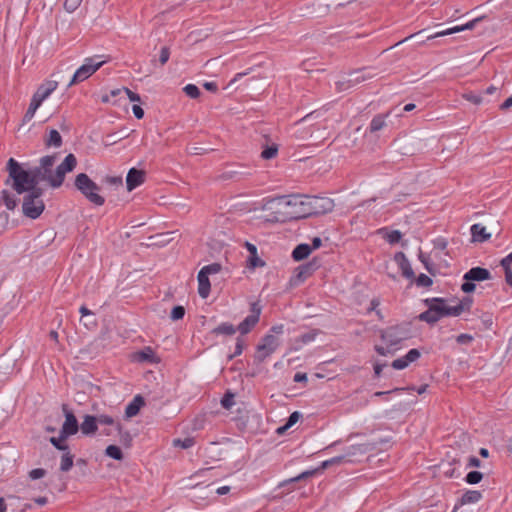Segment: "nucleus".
Wrapping results in <instances>:
<instances>
[{
    "label": "nucleus",
    "instance_id": "14",
    "mask_svg": "<svg viewBox=\"0 0 512 512\" xmlns=\"http://www.w3.org/2000/svg\"><path fill=\"white\" fill-rule=\"evenodd\" d=\"M421 356V353L418 349H411L407 352V354L403 357L395 359L391 366L396 370H402L408 367V365L412 362L418 360Z\"/></svg>",
    "mask_w": 512,
    "mask_h": 512
},
{
    "label": "nucleus",
    "instance_id": "9",
    "mask_svg": "<svg viewBox=\"0 0 512 512\" xmlns=\"http://www.w3.org/2000/svg\"><path fill=\"white\" fill-rule=\"evenodd\" d=\"M251 314L248 315L237 327V330L241 335L248 334L254 326L259 322L261 307L258 303L254 302L251 304Z\"/></svg>",
    "mask_w": 512,
    "mask_h": 512
},
{
    "label": "nucleus",
    "instance_id": "16",
    "mask_svg": "<svg viewBox=\"0 0 512 512\" xmlns=\"http://www.w3.org/2000/svg\"><path fill=\"white\" fill-rule=\"evenodd\" d=\"M463 279L466 281H485L491 279V273L488 269L482 267H473L468 270Z\"/></svg>",
    "mask_w": 512,
    "mask_h": 512
},
{
    "label": "nucleus",
    "instance_id": "24",
    "mask_svg": "<svg viewBox=\"0 0 512 512\" xmlns=\"http://www.w3.org/2000/svg\"><path fill=\"white\" fill-rule=\"evenodd\" d=\"M136 360L139 362L158 363L159 358L156 356L151 347H145L143 350L136 353Z\"/></svg>",
    "mask_w": 512,
    "mask_h": 512
},
{
    "label": "nucleus",
    "instance_id": "59",
    "mask_svg": "<svg viewBox=\"0 0 512 512\" xmlns=\"http://www.w3.org/2000/svg\"><path fill=\"white\" fill-rule=\"evenodd\" d=\"M456 341L458 344H469L473 341V336L463 333L457 336Z\"/></svg>",
    "mask_w": 512,
    "mask_h": 512
},
{
    "label": "nucleus",
    "instance_id": "56",
    "mask_svg": "<svg viewBox=\"0 0 512 512\" xmlns=\"http://www.w3.org/2000/svg\"><path fill=\"white\" fill-rule=\"evenodd\" d=\"M335 85H336L337 91H339V92L346 91V90L352 88V85L350 84V82H348V78L337 81L335 83Z\"/></svg>",
    "mask_w": 512,
    "mask_h": 512
},
{
    "label": "nucleus",
    "instance_id": "2",
    "mask_svg": "<svg viewBox=\"0 0 512 512\" xmlns=\"http://www.w3.org/2000/svg\"><path fill=\"white\" fill-rule=\"evenodd\" d=\"M267 204H276L279 212L285 214L286 219L297 220L310 217L307 195L279 196L269 200Z\"/></svg>",
    "mask_w": 512,
    "mask_h": 512
},
{
    "label": "nucleus",
    "instance_id": "34",
    "mask_svg": "<svg viewBox=\"0 0 512 512\" xmlns=\"http://www.w3.org/2000/svg\"><path fill=\"white\" fill-rule=\"evenodd\" d=\"M105 454L115 460H122L124 457L122 450L116 445L107 446Z\"/></svg>",
    "mask_w": 512,
    "mask_h": 512
},
{
    "label": "nucleus",
    "instance_id": "42",
    "mask_svg": "<svg viewBox=\"0 0 512 512\" xmlns=\"http://www.w3.org/2000/svg\"><path fill=\"white\" fill-rule=\"evenodd\" d=\"M97 418V425H107V426H115L118 422H115L114 418L112 416L101 414L96 416Z\"/></svg>",
    "mask_w": 512,
    "mask_h": 512
},
{
    "label": "nucleus",
    "instance_id": "6",
    "mask_svg": "<svg viewBox=\"0 0 512 512\" xmlns=\"http://www.w3.org/2000/svg\"><path fill=\"white\" fill-rule=\"evenodd\" d=\"M309 216L329 213L334 208V201L329 197L307 196Z\"/></svg>",
    "mask_w": 512,
    "mask_h": 512
},
{
    "label": "nucleus",
    "instance_id": "18",
    "mask_svg": "<svg viewBox=\"0 0 512 512\" xmlns=\"http://www.w3.org/2000/svg\"><path fill=\"white\" fill-rule=\"evenodd\" d=\"M317 265L315 261L303 264L296 269L294 278L296 282L300 283L305 281L316 270Z\"/></svg>",
    "mask_w": 512,
    "mask_h": 512
},
{
    "label": "nucleus",
    "instance_id": "17",
    "mask_svg": "<svg viewBox=\"0 0 512 512\" xmlns=\"http://www.w3.org/2000/svg\"><path fill=\"white\" fill-rule=\"evenodd\" d=\"M426 306H430L433 311L441 318L446 317L447 300L444 298H429L424 300Z\"/></svg>",
    "mask_w": 512,
    "mask_h": 512
},
{
    "label": "nucleus",
    "instance_id": "26",
    "mask_svg": "<svg viewBox=\"0 0 512 512\" xmlns=\"http://www.w3.org/2000/svg\"><path fill=\"white\" fill-rule=\"evenodd\" d=\"M470 230L474 241L485 242L491 237V234L487 233L486 228L481 224L472 225Z\"/></svg>",
    "mask_w": 512,
    "mask_h": 512
},
{
    "label": "nucleus",
    "instance_id": "27",
    "mask_svg": "<svg viewBox=\"0 0 512 512\" xmlns=\"http://www.w3.org/2000/svg\"><path fill=\"white\" fill-rule=\"evenodd\" d=\"M311 252L312 248L310 247V245L302 243L294 248L292 252V257L295 261H301L307 258Z\"/></svg>",
    "mask_w": 512,
    "mask_h": 512
},
{
    "label": "nucleus",
    "instance_id": "61",
    "mask_svg": "<svg viewBox=\"0 0 512 512\" xmlns=\"http://www.w3.org/2000/svg\"><path fill=\"white\" fill-rule=\"evenodd\" d=\"M300 417L301 414L298 411H294L293 413H291L286 422V427L290 428L291 426H293L299 420Z\"/></svg>",
    "mask_w": 512,
    "mask_h": 512
},
{
    "label": "nucleus",
    "instance_id": "46",
    "mask_svg": "<svg viewBox=\"0 0 512 512\" xmlns=\"http://www.w3.org/2000/svg\"><path fill=\"white\" fill-rule=\"evenodd\" d=\"M222 266L219 263H212L204 266L200 271L205 272L206 275H212L220 272Z\"/></svg>",
    "mask_w": 512,
    "mask_h": 512
},
{
    "label": "nucleus",
    "instance_id": "13",
    "mask_svg": "<svg viewBox=\"0 0 512 512\" xmlns=\"http://www.w3.org/2000/svg\"><path fill=\"white\" fill-rule=\"evenodd\" d=\"M146 173L144 170L131 168L126 177V186L128 191L134 190L145 181Z\"/></svg>",
    "mask_w": 512,
    "mask_h": 512
},
{
    "label": "nucleus",
    "instance_id": "29",
    "mask_svg": "<svg viewBox=\"0 0 512 512\" xmlns=\"http://www.w3.org/2000/svg\"><path fill=\"white\" fill-rule=\"evenodd\" d=\"M74 455L68 450L64 451L61 456V464L60 470L63 472H68L73 467Z\"/></svg>",
    "mask_w": 512,
    "mask_h": 512
},
{
    "label": "nucleus",
    "instance_id": "35",
    "mask_svg": "<svg viewBox=\"0 0 512 512\" xmlns=\"http://www.w3.org/2000/svg\"><path fill=\"white\" fill-rule=\"evenodd\" d=\"M1 197L8 210H14L17 206V199L14 198L7 190H3Z\"/></svg>",
    "mask_w": 512,
    "mask_h": 512
},
{
    "label": "nucleus",
    "instance_id": "22",
    "mask_svg": "<svg viewBox=\"0 0 512 512\" xmlns=\"http://www.w3.org/2000/svg\"><path fill=\"white\" fill-rule=\"evenodd\" d=\"M372 447L370 444H356L348 447L343 455H347V462L351 463L353 460L352 457L356 455H364L367 452L371 451Z\"/></svg>",
    "mask_w": 512,
    "mask_h": 512
},
{
    "label": "nucleus",
    "instance_id": "33",
    "mask_svg": "<svg viewBox=\"0 0 512 512\" xmlns=\"http://www.w3.org/2000/svg\"><path fill=\"white\" fill-rule=\"evenodd\" d=\"M68 437H64L63 434H62V431H60V434L58 437H51L50 438V443L58 450H61V451H66L69 449L68 445L65 444V440L67 439Z\"/></svg>",
    "mask_w": 512,
    "mask_h": 512
},
{
    "label": "nucleus",
    "instance_id": "3",
    "mask_svg": "<svg viewBox=\"0 0 512 512\" xmlns=\"http://www.w3.org/2000/svg\"><path fill=\"white\" fill-rule=\"evenodd\" d=\"M22 202L23 214L30 219H37L45 209L44 201L42 200L43 189L34 186L28 188L25 192Z\"/></svg>",
    "mask_w": 512,
    "mask_h": 512
},
{
    "label": "nucleus",
    "instance_id": "50",
    "mask_svg": "<svg viewBox=\"0 0 512 512\" xmlns=\"http://www.w3.org/2000/svg\"><path fill=\"white\" fill-rule=\"evenodd\" d=\"M317 335V331H311L305 334H302L297 341L301 342L302 344H307L309 342H312Z\"/></svg>",
    "mask_w": 512,
    "mask_h": 512
},
{
    "label": "nucleus",
    "instance_id": "55",
    "mask_svg": "<svg viewBox=\"0 0 512 512\" xmlns=\"http://www.w3.org/2000/svg\"><path fill=\"white\" fill-rule=\"evenodd\" d=\"M313 474H314V471H305V472L301 473L300 475H298L297 477L290 478L289 480L284 481L283 483L280 484V486H284L287 483L296 482L300 479L307 478Z\"/></svg>",
    "mask_w": 512,
    "mask_h": 512
},
{
    "label": "nucleus",
    "instance_id": "47",
    "mask_svg": "<svg viewBox=\"0 0 512 512\" xmlns=\"http://www.w3.org/2000/svg\"><path fill=\"white\" fill-rule=\"evenodd\" d=\"M83 0H65L64 8L67 12H74L82 3Z\"/></svg>",
    "mask_w": 512,
    "mask_h": 512
},
{
    "label": "nucleus",
    "instance_id": "63",
    "mask_svg": "<svg viewBox=\"0 0 512 512\" xmlns=\"http://www.w3.org/2000/svg\"><path fill=\"white\" fill-rule=\"evenodd\" d=\"M476 285L474 284V281H466L461 285V290L464 293H471L475 290Z\"/></svg>",
    "mask_w": 512,
    "mask_h": 512
},
{
    "label": "nucleus",
    "instance_id": "58",
    "mask_svg": "<svg viewBox=\"0 0 512 512\" xmlns=\"http://www.w3.org/2000/svg\"><path fill=\"white\" fill-rule=\"evenodd\" d=\"M402 234L398 230H393L388 234L387 240L390 244H395L400 241Z\"/></svg>",
    "mask_w": 512,
    "mask_h": 512
},
{
    "label": "nucleus",
    "instance_id": "54",
    "mask_svg": "<svg viewBox=\"0 0 512 512\" xmlns=\"http://www.w3.org/2000/svg\"><path fill=\"white\" fill-rule=\"evenodd\" d=\"M46 475V470L43 469V468H36V469H32L30 472H29V477L32 479V480H37V479H40L42 477H44Z\"/></svg>",
    "mask_w": 512,
    "mask_h": 512
},
{
    "label": "nucleus",
    "instance_id": "23",
    "mask_svg": "<svg viewBox=\"0 0 512 512\" xmlns=\"http://www.w3.org/2000/svg\"><path fill=\"white\" fill-rule=\"evenodd\" d=\"M197 279H198L199 296L203 299H206L209 296L210 289H211L209 276L206 275L205 272L199 271Z\"/></svg>",
    "mask_w": 512,
    "mask_h": 512
},
{
    "label": "nucleus",
    "instance_id": "4",
    "mask_svg": "<svg viewBox=\"0 0 512 512\" xmlns=\"http://www.w3.org/2000/svg\"><path fill=\"white\" fill-rule=\"evenodd\" d=\"M74 184L81 194L92 204L102 206L105 203V198L98 193L100 187L92 181L87 174H78Z\"/></svg>",
    "mask_w": 512,
    "mask_h": 512
},
{
    "label": "nucleus",
    "instance_id": "51",
    "mask_svg": "<svg viewBox=\"0 0 512 512\" xmlns=\"http://www.w3.org/2000/svg\"><path fill=\"white\" fill-rule=\"evenodd\" d=\"M243 349H244V341L242 338L238 337L236 340L235 351L232 355L229 356V359H233L234 357L241 355L243 352Z\"/></svg>",
    "mask_w": 512,
    "mask_h": 512
},
{
    "label": "nucleus",
    "instance_id": "30",
    "mask_svg": "<svg viewBox=\"0 0 512 512\" xmlns=\"http://www.w3.org/2000/svg\"><path fill=\"white\" fill-rule=\"evenodd\" d=\"M370 76L364 75V69L355 70L348 75V82L354 87L355 85L365 81Z\"/></svg>",
    "mask_w": 512,
    "mask_h": 512
},
{
    "label": "nucleus",
    "instance_id": "1",
    "mask_svg": "<svg viewBox=\"0 0 512 512\" xmlns=\"http://www.w3.org/2000/svg\"><path fill=\"white\" fill-rule=\"evenodd\" d=\"M57 156L46 155L40 158L39 165L30 169H24L22 165L14 158H10L7 161L6 170L8 172V179L12 181V188L17 194H24V192L30 187H39L40 183H47L52 188H59L65 179V175L68 172L74 170L77 165V159L74 154H68L63 162L57 166L56 170L53 171V166L56 162Z\"/></svg>",
    "mask_w": 512,
    "mask_h": 512
},
{
    "label": "nucleus",
    "instance_id": "31",
    "mask_svg": "<svg viewBox=\"0 0 512 512\" xmlns=\"http://www.w3.org/2000/svg\"><path fill=\"white\" fill-rule=\"evenodd\" d=\"M385 125H386L385 115L378 114V115L374 116L373 119L371 120L369 130L372 133L378 132L383 127H385Z\"/></svg>",
    "mask_w": 512,
    "mask_h": 512
},
{
    "label": "nucleus",
    "instance_id": "41",
    "mask_svg": "<svg viewBox=\"0 0 512 512\" xmlns=\"http://www.w3.org/2000/svg\"><path fill=\"white\" fill-rule=\"evenodd\" d=\"M194 445V439L191 437L185 439H174L173 446L180 447L182 449H188Z\"/></svg>",
    "mask_w": 512,
    "mask_h": 512
},
{
    "label": "nucleus",
    "instance_id": "8",
    "mask_svg": "<svg viewBox=\"0 0 512 512\" xmlns=\"http://www.w3.org/2000/svg\"><path fill=\"white\" fill-rule=\"evenodd\" d=\"M62 411L65 417V421L61 427L62 434L64 437H70L75 435L79 430V423L74 415L73 411L69 409L67 404H62Z\"/></svg>",
    "mask_w": 512,
    "mask_h": 512
},
{
    "label": "nucleus",
    "instance_id": "10",
    "mask_svg": "<svg viewBox=\"0 0 512 512\" xmlns=\"http://www.w3.org/2000/svg\"><path fill=\"white\" fill-rule=\"evenodd\" d=\"M381 339L389 346L396 348L404 339L405 334L399 327H389L381 332Z\"/></svg>",
    "mask_w": 512,
    "mask_h": 512
},
{
    "label": "nucleus",
    "instance_id": "64",
    "mask_svg": "<svg viewBox=\"0 0 512 512\" xmlns=\"http://www.w3.org/2000/svg\"><path fill=\"white\" fill-rule=\"evenodd\" d=\"M40 106H41V104H40L39 102H37L35 99H33V98H32V99H31V102H30V104H29V107H28V109H27V111H26V112H27L29 115H33V116H34V115H35V113H36V111H37V109H38Z\"/></svg>",
    "mask_w": 512,
    "mask_h": 512
},
{
    "label": "nucleus",
    "instance_id": "39",
    "mask_svg": "<svg viewBox=\"0 0 512 512\" xmlns=\"http://www.w3.org/2000/svg\"><path fill=\"white\" fill-rule=\"evenodd\" d=\"M278 153L277 145L273 144L271 146H267L261 153V157L265 160H269L274 158Z\"/></svg>",
    "mask_w": 512,
    "mask_h": 512
},
{
    "label": "nucleus",
    "instance_id": "36",
    "mask_svg": "<svg viewBox=\"0 0 512 512\" xmlns=\"http://www.w3.org/2000/svg\"><path fill=\"white\" fill-rule=\"evenodd\" d=\"M116 430L118 431V434L120 436V442L123 445L129 447L132 441L130 433L128 431H124L120 423L116 424Z\"/></svg>",
    "mask_w": 512,
    "mask_h": 512
},
{
    "label": "nucleus",
    "instance_id": "32",
    "mask_svg": "<svg viewBox=\"0 0 512 512\" xmlns=\"http://www.w3.org/2000/svg\"><path fill=\"white\" fill-rule=\"evenodd\" d=\"M427 307L428 309L419 315V319L429 324H434L439 321L440 317L435 313V311H433L430 306Z\"/></svg>",
    "mask_w": 512,
    "mask_h": 512
},
{
    "label": "nucleus",
    "instance_id": "7",
    "mask_svg": "<svg viewBox=\"0 0 512 512\" xmlns=\"http://www.w3.org/2000/svg\"><path fill=\"white\" fill-rule=\"evenodd\" d=\"M279 346V340L272 334H267L262 338L261 343L257 345V352L255 359L258 362H263L267 357L276 351Z\"/></svg>",
    "mask_w": 512,
    "mask_h": 512
},
{
    "label": "nucleus",
    "instance_id": "57",
    "mask_svg": "<svg viewBox=\"0 0 512 512\" xmlns=\"http://www.w3.org/2000/svg\"><path fill=\"white\" fill-rule=\"evenodd\" d=\"M396 348H393V347H389L387 345V347H382V346H379V345H376L375 346V351L379 354V355H382V356H386L388 354H393L395 352Z\"/></svg>",
    "mask_w": 512,
    "mask_h": 512
},
{
    "label": "nucleus",
    "instance_id": "38",
    "mask_svg": "<svg viewBox=\"0 0 512 512\" xmlns=\"http://www.w3.org/2000/svg\"><path fill=\"white\" fill-rule=\"evenodd\" d=\"M183 91L185 92V94L192 98V99H196L200 96L201 92H200V89L194 85V84H188L186 85L184 88H183Z\"/></svg>",
    "mask_w": 512,
    "mask_h": 512
},
{
    "label": "nucleus",
    "instance_id": "5",
    "mask_svg": "<svg viewBox=\"0 0 512 512\" xmlns=\"http://www.w3.org/2000/svg\"><path fill=\"white\" fill-rule=\"evenodd\" d=\"M99 56L89 57L85 59V62L80 66L74 73L72 79L68 83V87L80 83L91 75H93L102 65L105 63L104 60L97 61Z\"/></svg>",
    "mask_w": 512,
    "mask_h": 512
},
{
    "label": "nucleus",
    "instance_id": "44",
    "mask_svg": "<svg viewBox=\"0 0 512 512\" xmlns=\"http://www.w3.org/2000/svg\"><path fill=\"white\" fill-rule=\"evenodd\" d=\"M418 258H419L420 262L424 265L426 270L429 273L433 274V272H434L433 263H431L429 256L425 255L422 251H420Z\"/></svg>",
    "mask_w": 512,
    "mask_h": 512
},
{
    "label": "nucleus",
    "instance_id": "11",
    "mask_svg": "<svg viewBox=\"0 0 512 512\" xmlns=\"http://www.w3.org/2000/svg\"><path fill=\"white\" fill-rule=\"evenodd\" d=\"M58 87V81L46 80L38 86L32 98L42 104Z\"/></svg>",
    "mask_w": 512,
    "mask_h": 512
},
{
    "label": "nucleus",
    "instance_id": "45",
    "mask_svg": "<svg viewBox=\"0 0 512 512\" xmlns=\"http://www.w3.org/2000/svg\"><path fill=\"white\" fill-rule=\"evenodd\" d=\"M414 280H415L417 286H420V287H430L433 284V280L426 274H420Z\"/></svg>",
    "mask_w": 512,
    "mask_h": 512
},
{
    "label": "nucleus",
    "instance_id": "28",
    "mask_svg": "<svg viewBox=\"0 0 512 512\" xmlns=\"http://www.w3.org/2000/svg\"><path fill=\"white\" fill-rule=\"evenodd\" d=\"M236 331H237V328L233 324L228 323V322H223L212 330V334L232 336L236 333Z\"/></svg>",
    "mask_w": 512,
    "mask_h": 512
},
{
    "label": "nucleus",
    "instance_id": "21",
    "mask_svg": "<svg viewBox=\"0 0 512 512\" xmlns=\"http://www.w3.org/2000/svg\"><path fill=\"white\" fill-rule=\"evenodd\" d=\"M482 498V493L477 490H468L466 491L462 497L459 499L457 504L454 507V511L458 509V507L466 505V504H473L480 501Z\"/></svg>",
    "mask_w": 512,
    "mask_h": 512
},
{
    "label": "nucleus",
    "instance_id": "15",
    "mask_svg": "<svg viewBox=\"0 0 512 512\" xmlns=\"http://www.w3.org/2000/svg\"><path fill=\"white\" fill-rule=\"evenodd\" d=\"M394 261L398 264L399 268L401 269L403 277L410 280L415 279V273L411 267L409 260L407 259L406 255L403 252H397L394 255Z\"/></svg>",
    "mask_w": 512,
    "mask_h": 512
},
{
    "label": "nucleus",
    "instance_id": "60",
    "mask_svg": "<svg viewBox=\"0 0 512 512\" xmlns=\"http://www.w3.org/2000/svg\"><path fill=\"white\" fill-rule=\"evenodd\" d=\"M473 303V299L470 296L464 297L461 301H459V306L463 307L464 311H469Z\"/></svg>",
    "mask_w": 512,
    "mask_h": 512
},
{
    "label": "nucleus",
    "instance_id": "48",
    "mask_svg": "<svg viewBox=\"0 0 512 512\" xmlns=\"http://www.w3.org/2000/svg\"><path fill=\"white\" fill-rule=\"evenodd\" d=\"M463 98L475 105H479L482 103L481 95L475 94L473 92L463 94Z\"/></svg>",
    "mask_w": 512,
    "mask_h": 512
},
{
    "label": "nucleus",
    "instance_id": "62",
    "mask_svg": "<svg viewBox=\"0 0 512 512\" xmlns=\"http://www.w3.org/2000/svg\"><path fill=\"white\" fill-rule=\"evenodd\" d=\"M123 92L126 93L127 97L129 98V100L131 102H140L141 101V97L139 94L131 91L130 89L128 88H123Z\"/></svg>",
    "mask_w": 512,
    "mask_h": 512
},
{
    "label": "nucleus",
    "instance_id": "12",
    "mask_svg": "<svg viewBox=\"0 0 512 512\" xmlns=\"http://www.w3.org/2000/svg\"><path fill=\"white\" fill-rule=\"evenodd\" d=\"M482 19H483V17H478V18H475V19L469 21L468 23H466L464 25H458V26H455V27H452V28H448V29L443 30V31H438V32H436L434 34H431V35L427 36L426 40H431V39H434V38L451 35V34H454V33L462 32L464 30H472L476 26V24L478 22H480Z\"/></svg>",
    "mask_w": 512,
    "mask_h": 512
},
{
    "label": "nucleus",
    "instance_id": "20",
    "mask_svg": "<svg viewBox=\"0 0 512 512\" xmlns=\"http://www.w3.org/2000/svg\"><path fill=\"white\" fill-rule=\"evenodd\" d=\"M145 405V400L141 395H136L133 400L125 408L126 418L136 416L140 409Z\"/></svg>",
    "mask_w": 512,
    "mask_h": 512
},
{
    "label": "nucleus",
    "instance_id": "37",
    "mask_svg": "<svg viewBox=\"0 0 512 512\" xmlns=\"http://www.w3.org/2000/svg\"><path fill=\"white\" fill-rule=\"evenodd\" d=\"M482 479H483V473H481L479 471H471L465 477V481L471 485L480 483L482 481Z\"/></svg>",
    "mask_w": 512,
    "mask_h": 512
},
{
    "label": "nucleus",
    "instance_id": "25",
    "mask_svg": "<svg viewBox=\"0 0 512 512\" xmlns=\"http://www.w3.org/2000/svg\"><path fill=\"white\" fill-rule=\"evenodd\" d=\"M44 144L47 148L54 147L59 148L63 144L62 136L56 129H51L49 134L44 139Z\"/></svg>",
    "mask_w": 512,
    "mask_h": 512
},
{
    "label": "nucleus",
    "instance_id": "19",
    "mask_svg": "<svg viewBox=\"0 0 512 512\" xmlns=\"http://www.w3.org/2000/svg\"><path fill=\"white\" fill-rule=\"evenodd\" d=\"M79 428L84 435H94L98 430L96 416L86 414Z\"/></svg>",
    "mask_w": 512,
    "mask_h": 512
},
{
    "label": "nucleus",
    "instance_id": "49",
    "mask_svg": "<svg viewBox=\"0 0 512 512\" xmlns=\"http://www.w3.org/2000/svg\"><path fill=\"white\" fill-rule=\"evenodd\" d=\"M463 312V307L459 306V304L455 306L446 305V315L447 316H459Z\"/></svg>",
    "mask_w": 512,
    "mask_h": 512
},
{
    "label": "nucleus",
    "instance_id": "53",
    "mask_svg": "<svg viewBox=\"0 0 512 512\" xmlns=\"http://www.w3.org/2000/svg\"><path fill=\"white\" fill-rule=\"evenodd\" d=\"M249 265L252 268L263 267L265 262L260 259L256 254H253L249 257Z\"/></svg>",
    "mask_w": 512,
    "mask_h": 512
},
{
    "label": "nucleus",
    "instance_id": "40",
    "mask_svg": "<svg viewBox=\"0 0 512 512\" xmlns=\"http://www.w3.org/2000/svg\"><path fill=\"white\" fill-rule=\"evenodd\" d=\"M235 395L230 391H227L221 399V405L225 409H230L234 404Z\"/></svg>",
    "mask_w": 512,
    "mask_h": 512
},
{
    "label": "nucleus",
    "instance_id": "43",
    "mask_svg": "<svg viewBox=\"0 0 512 512\" xmlns=\"http://www.w3.org/2000/svg\"><path fill=\"white\" fill-rule=\"evenodd\" d=\"M184 315H185V308L181 305H177V306L173 307L171 314H170V318L173 321H177V320L182 319L184 317Z\"/></svg>",
    "mask_w": 512,
    "mask_h": 512
},
{
    "label": "nucleus",
    "instance_id": "52",
    "mask_svg": "<svg viewBox=\"0 0 512 512\" xmlns=\"http://www.w3.org/2000/svg\"><path fill=\"white\" fill-rule=\"evenodd\" d=\"M170 57V50L168 47L164 46L160 50L159 62L163 66L165 65Z\"/></svg>",
    "mask_w": 512,
    "mask_h": 512
}]
</instances>
